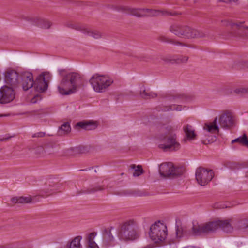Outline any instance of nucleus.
Returning a JSON list of instances; mask_svg holds the SVG:
<instances>
[{
	"label": "nucleus",
	"instance_id": "f257e3e1",
	"mask_svg": "<svg viewBox=\"0 0 248 248\" xmlns=\"http://www.w3.org/2000/svg\"><path fill=\"white\" fill-rule=\"evenodd\" d=\"M65 70H59L62 79L58 86L60 94L69 95L75 93L78 88L82 87L84 84L83 76L78 72H69L65 74Z\"/></svg>",
	"mask_w": 248,
	"mask_h": 248
},
{
	"label": "nucleus",
	"instance_id": "f03ea898",
	"mask_svg": "<svg viewBox=\"0 0 248 248\" xmlns=\"http://www.w3.org/2000/svg\"><path fill=\"white\" fill-rule=\"evenodd\" d=\"M162 131H165L166 134L161 135L158 137V140L162 143L158 145V148L164 151H176L180 148V144L177 140V135L173 133V127L166 124L159 126Z\"/></svg>",
	"mask_w": 248,
	"mask_h": 248
},
{
	"label": "nucleus",
	"instance_id": "7ed1b4c3",
	"mask_svg": "<svg viewBox=\"0 0 248 248\" xmlns=\"http://www.w3.org/2000/svg\"><path fill=\"white\" fill-rule=\"evenodd\" d=\"M218 228H220L227 232H231L233 230V227L231 225L229 220H219L209 222L202 226H194L192 230L194 234L200 235L202 233L213 232Z\"/></svg>",
	"mask_w": 248,
	"mask_h": 248
},
{
	"label": "nucleus",
	"instance_id": "20e7f679",
	"mask_svg": "<svg viewBox=\"0 0 248 248\" xmlns=\"http://www.w3.org/2000/svg\"><path fill=\"white\" fill-rule=\"evenodd\" d=\"M170 30L176 36L185 38L190 39L205 36V34L202 31L184 25H172L170 27Z\"/></svg>",
	"mask_w": 248,
	"mask_h": 248
},
{
	"label": "nucleus",
	"instance_id": "39448f33",
	"mask_svg": "<svg viewBox=\"0 0 248 248\" xmlns=\"http://www.w3.org/2000/svg\"><path fill=\"white\" fill-rule=\"evenodd\" d=\"M122 240H134L138 238V225L135 221L130 220L124 222L120 228L118 234Z\"/></svg>",
	"mask_w": 248,
	"mask_h": 248
},
{
	"label": "nucleus",
	"instance_id": "423d86ee",
	"mask_svg": "<svg viewBox=\"0 0 248 248\" xmlns=\"http://www.w3.org/2000/svg\"><path fill=\"white\" fill-rule=\"evenodd\" d=\"M89 82L95 91L102 93L113 83V80L108 75L96 73L91 78Z\"/></svg>",
	"mask_w": 248,
	"mask_h": 248
},
{
	"label": "nucleus",
	"instance_id": "0eeeda50",
	"mask_svg": "<svg viewBox=\"0 0 248 248\" xmlns=\"http://www.w3.org/2000/svg\"><path fill=\"white\" fill-rule=\"evenodd\" d=\"M149 234L150 238L155 242L159 243L163 241L167 237V228L160 221L155 222L150 227Z\"/></svg>",
	"mask_w": 248,
	"mask_h": 248
},
{
	"label": "nucleus",
	"instance_id": "6e6552de",
	"mask_svg": "<svg viewBox=\"0 0 248 248\" xmlns=\"http://www.w3.org/2000/svg\"><path fill=\"white\" fill-rule=\"evenodd\" d=\"M195 175L198 183L202 186H204L212 180L214 173L212 170L200 167L197 169Z\"/></svg>",
	"mask_w": 248,
	"mask_h": 248
},
{
	"label": "nucleus",
	"instance_id": "1a4fd4ad",
	"mask_svg": "<svg viewBox=\"0 0 248 248\" xmlns=\"http://www.w3.org/2000/svg\"><path fill=\"white\" fill-rule=\"evenodd\" d=\"M51 78V75L49 73H42L39 75L35 81H34V87L35 90L42 93L46 91L48 88L49 81Z\"/></svg>",
	"mask_w": 248,
	"mask_h": 248
},
{
	"label": "nucleus",
	"instance_id": "9d476101",
	"mask_svg": "<svg viewBox=\"0 0 248 248\" xmlns=\"http://www.w3.org/2000/svg\"><path fill=\"white\" fill-rule=\"evenodd\" d=\"M159 173L164 177L178 176L181 174L178 169L174 167L171 163H163L159 167Z\"/></svg>",
	"mask_w": 248,
	"mask_h": 248
},
{
	"label": "nucleus",
	"instance_id": "9b49d317",
	"mask_svg": "<svg viewBox=\"0 0 248 248\" xmlns=\"http://www.w3.org/2000/svg\"><path fill=\"white\" fill-rule=\"evenodd\" d=\"M220 126L227 129H230L235 126V121L232 114L226 111L220 115L219 118Z\"/></svg>",
	"mask_w": 248,
	"mask_h": 248
},
{
	"label": "nucleus",
	"instance_id": "f8f14e48",
	"mask_svg": "<svg viewBox=\"0 0 248 248\" xmlns=\"http://www.w3.org/2000/svg\"><path fill=\"white\" fill-rule=\"evenodd\" d=\"M232 31L231 35L238 38H248V27L244 25L243 23H233L232 25Z\"/></svg>",
	"mask_w": 248,
	"mask_h": 248
},
{
	"label": "nucleus",
	"instance_id": "ddd939ff",
	"mask_svg": "<svg viewBox=\"0 0 248 248\" xmlns=\"http://www.w3.org/2000/svg\"><path fill=\"white\" fill-rule=\"evenodd\" d=\"M0 103L6 104L10 102L15 97V92L13 87L5 85L0 90Z\"/></svg>",
	"mask_w": 248,
	"mask_h": 248
},
{
	"label": "nucleus",
	"instance_id": "4468645a",
	"mask_svg": "<svg viewBox=\"0 0 248 248\" xmlns=\"http://www.w3.org/2000/svg\"><path fill=\"white\" fill-rule=\"evenodd\" d=\"M19 74L15 70L8 69L4 73L5 82L11 86V87H16L18 83Z\"/></svg>",
	"mask_w": 248,
	"mask_h": 248
},
{
	"label": "nucleus",
	"instance_id": "2eb2a0df",
	"mask_svg": "<svg viewBox=\"0 0 248 248\" xmlns=\"http://www.w3.org/2000/svg\"><path fill=\"white\" fill-rule=\"evenodd\" d=\"M68 27L73 29H75L79 31H82L83 33L87 34L89 36H92L93 37L98 39L102 36L101 33L96 30H90L83 26L76 24L74 23H69L67 25Z\"/></svg>",
	"mask_w": 248,
	"mask_h": 248
},
{
	"label": "nucleus",
	"instance_id": "dca6fc26",
	"mask_svg": "<svg viewBox=\"0 0 248 248\" xmlns=\"http://www.w3.org/2000/svg\"><path fill=\"white\" fill-rule=\"evenodd\" d=\"M22 18L31 22L32 24L43 29H48L52 25V23L48 20L38 17H32L24 16Z\"/></svg>",
	"mask_w": 248,
	"mask_h": 248
},
{
	"label": "nucleus",
	"instance_id": "f3484780",
	"mask_svg": "<svg viewBox=\"0 0 248 248\" xmlns=\"http://www.w3.org/2000/svg\"><path fill=\"white\" fill-rule=\"evenodd\" d=\"M161 59L163 61L167 63L180 64L186 63L189 59V57L187 56L178 55L163 56Z\"/></svg>",
	"mask_w": 248,
	"mask_h": 248
},
{
	"label": "nucleus",
	"instance_id": "a211bd4d",
	"mask_svg": "<svg viewBox=\"0 0 248 248\" xmlns=\"http://www.w3.org/2000/svg\"><path fill=\"white\" fill-rule=\"evenodd\" d=\"M22 88L24 91H27L34 86V81L32 74L25 72L22 75Z\"/></svg>",
	"mask_w": 248,
	"mask_h": 248
},
{
	"label": "nucleus",
	"instance_id": "6ab92c4d",
	"mask_svg": "<svg viewBox=\"0 0 248 248\" xmlns=\"http://www.w3.org/2000/svg\"><path fill=\"white\" fill-rule=\"evenodd\" d=\"M217 117H216L213 122L205 123L203 126V129L212 134H218L219 132V129L217 124Z\"/></svg>",
	"mask_w": 248,
	"mask_h": 248
},
{
	"label": "nucleus",
	"instance_id": "aec40b11",
	"mask_svg": "<svg viewBox=\"0 0 248 248\" xmlns=\"http://www.w3.org/2000/svg\"><path fill=\"white\" fill-rule=\"evenodd\" d=\"M75 126L86 130H92L96 128L97 124L93 120L83 121L77 123Z\"/></svg>",
	"mask_w": 248,
	"mask_h": 248
},
{
	"label": "nucleus",
	"instance_id": "412c9836",
	"mask_svg": "<svg viewBox=\"0 0 248 248\" xmlns=\"http://www.w3.org/2000/svg\"><path fill=\"white\" fill-rule=\"evenodd\" d=\"M104 189L103 186L98 185H93L90 188L85 190H81L78 191L77 195H79L81 194H92L96 192L101 191Z\"/></svg>",
	"mask_w": 248,
	"mask_h": 248
},
{
	"label": "nucleus",
	"instance_id": "4be33fe9",
	"mask_svg": "<svg viewBox=\"0 0 248 248\" xmlns=\"http://www.w3.org/2000/svg\"><path fill=\"white\" fill-rule=\"evenodd\" d=\"M13 203H28L32 202V198L30 195L28 196L15 197L11 199Z\"/></svg>",
	"mask_w": 248,
	"mask_h": 248
},
{
	"label": "nucleus",
	"instance_id": "5701e85b",
	"mask_svg": "<svg viewBox=\"0 0 248 248\" xmlns=\"http://www.w3.org/2000/svg\"><path fill=\"white\" fill-rule=\"evenodd\" d=\"M59 184H54L53 183H49L48 186H46V187L42 190V192H44L46 196L51 195L55 190L58 189L59 187Z\"/></svg>",
	"mask_w": 248,
	"mask_h": 248
},
{
	"label": "nucleus",
	"instance_id": "b1692460",
	"mask_svg": "<svg viewBox=\"0 0 248 248\" xmlns=\"http://www.w3.org/2000/svg\"><path fill=\"white\" fill-rule=\"evenodd\" d=\"M96 235V232H93L87 236L86 240L88 243V248H98V246L94 241V238Z\"/></svg>",
	"mask_w": 248,
	"mask_h": 248
},
{
	"label": "nucleus",
	"instance_id": "393cba45",
	"mask_svg": "<svg viewBox=\"0 0 248 248\" xmlns=\"http://www.w3.org/2000/svg\"><path fill=\"white\" fill-rule=\"evenodd\" d=\"M159 12V10L150 9H140V17L156 16Z\"/></svg>",
	"mask_w": 248,
	"mask_h": 248
},
{
	"label": "nucleus",
	"instance_id": "a878e982",
	"mask_svg": "<svg viewBox=\"0 0 248 248\" xmlns=\"http://www.w3.org/2000/svg\"><path fill=\"white\" fill-rule=\"evenodd\" d=\"M183 129L188 139L192 140L195 138L196 134L191 125L187 124L186 126L184 127Z\"/></svg>",
	"mask_w": 248,
	"mask_h": 248
},
{
	"label": "nucleus",
	"instance_id": "bb28decb",
	"mask_svg": "<svg viewBox=\"0 0 248 248\" xmlns=\"http://www.w3.org/2000/svg\"><path fill=\"white\" fill-rule=\"evenodd\" d=\"M123 10L126 13L132 16L140 17V10L139 8H133L129 6H125L122 8Z\"/></svg>",
	"mask_w": 248,
	"mask_h": 248
},
{
	"label": "nucleus",
	"instance_id": "cd10ccee",
	"mask_svg": "<svg viewBox=\"0 0 248 248\" xmlns=\"http://www.w3.org/2000/svg\"><path fill=\"white\" fill-rule=\"evenodd\" d=\"M114 228L113 227L105 229L103 232V237L104 240L108 242L113 240V237L112 235L111 231Z\"/></svg>",
	"mask_w": 248,
	"mask_h": 248
},
{
	"label": "nucleus",
	"instance_id": "c85d7f7f",
	"mask_svg": "<svg viewBox=\"0 0 248 248\" xmlns=\"http://www.w3.org/2000/svg\"><path fill=\"white\" fill-rule=\"evenodd\" d=\"M237 142L240 144L248 148V140L246 134L243 135L232 141V143Z\"/></svg>",
	"mask_w": 248,
	"mask_h": 248
},
{
	"label": "nucleus",
	"instance_id": "c756f323",
	"mask_svg": "<svg viewBox=\"0 0 248 248\" xmlns=\"http://www.w3.org/2000/svg\"><path fill=\"white\" fill-rule=\"evenodd\" d=\"M71 130L70 123L68 122H64L59 127L58 133L59 135H63L68 133Z\"/></svg>",
	"mask_w": 248,
	"mask_h": 248
},
{
	"label": "nucleus",
	"instance_id": "7c9ffc66",
	"mask_svg": "<svg viewBox=\"0 0 248 248\" xmlns=\"http://www.w3.org/2000/svg\"><path fill=\"white\" fill-rule=\"evenodd\" d=\"M158 40L163 42L170 43L176 45L186 46H188V45H186L183 43L182 42L176 41L175 40L168 38L167 37L164 36H159L158 38Z\"/></svg>",
	"mask_w": 248,
	"mask_h": 248
},
{
	"label": "nucleus",
	"instance_id": "2f4dec72",
	"mask_svg": "<svg viewBox=\"0 0 248 248\" xmlns=\"http://www.w3.org/2000/svg\"><path fill=\"white\" fill-rule=\"evenodd\" d=\"M82 239L81 236H78L75 237L70 242L69 248H81L80 240Z\"/></svg>",
	"mask_w": 248,
	"mask_h": 248
},
{
	"label": "nucleus",
	"instance_id": "473e14b6",
	"mask_svg": "<svg viewBox=\"0 0 248 248\" xmlns=\"http://www.w3.org/2000/svg\"><path fill=\"white\" fill-rule=\"evenodd\" d=\"M189 232H187L186 227H179L178 226H176V234L177 238H181L185 236H187Z\"/></svg>",
	"mask_w": 248,
	"mask_h": 248
},
{
	"label": "nucleus",
	"instance_id": "72a5a7b5",
	"mask_svg": "<svg viewBox=\"0 0 248 248\" xmlns=\"http://www.w3.org/2000/svg\"><path fill=\"white\" fill-rule=\"evenodd\" d=\"M182 106L173 104L169 106H164L161 110L163 111H167L170 110L181 111L182 109Z\"/></svg>",
	"mask_w": 248,
	"mask_h": 248
},
{
	"label": "nucleus",
	"instance_id": "f704fd0d",
	"mask_svg": "<svg viewBox=\"0 0 248 248\" xmlns=\"http://www.w3.org/2000/svg\"><path fill=\"white\" fill-rule=\"evenodd\" d=\"M173 99H180L182 101H188L191 99L189 96L185 94L181 93H177L173 95Z\"/></svg>",
	"mask_w": 248,
	"mask_h": 248
},
{
	"label": "nucleus",
	"instance_id": "c9c22d12",
	"mask_svg": "<svg viewBox=\"0 0 248 248\" xmlns=\"http://www.w3.org/2000/svg\"><path fill=\"white\" fill-rule=\"evenodd\" d=\"M131 173H132L133 176L138 177L140 176V165L136 166L134 164L131 165L130 166Z\"/></svg>",
	"mask_w": 248,
	"mask_h": 248
},
{
	"label": "nucleus",
	"instance_id": "e433bc0d",
	"mask_svg": "<svg viewBox=\"0 0 248 248\" xmlns=\"http://www.w3.org/2000/svg\"><path fill=\"white\" fill-rule=\"evenodd\" d=\"M156 96V94L152 93H148L146 92L145 90H144L142 93L140 92V97L145 99H150L151 98H154Z\"/></svg>",
	"mask_w": 248,
	"mask_h": 248
},
{
	"label": "nucleus",
	"instance_id": "4c0bfd02",
	"mask_svg": "<svg viewBox=\"0 0 248 248\" xmlns=\"http://www.w3.org/2000/svg\"><path fill=\"white\" fill-rule=\"evenodd\" d=\"M127 196L137 197L139 195L138 190L128 189H127Z\"/></svg>",
	"mask_w": 248,
	"mask_h": 248
},
{
	"label": "nucleus",
	"instance_id": "58836bf2",
	"mask_svg": "<svg viewBox=\"0 0 248 248\" xmlns=\"http://www.w3.org/2000/svg\"><path fill=\"white\" fill-rule=\"evenodd\" d=\"M234 92L238 95H242L244 93H248V88H237L234 90Z\"/></svg>",
	"mask_w": 248,
	"mask_h": 248
},
{
	"label": "nucleus",
	"instance_id": "ea45409f",
	"mask_svg": "<svg viewBox=\"0 0 248 248\" xmlns=\"http://www.w3.org/2000/svg\"><path fill=\"white\" fill-rule=\"evenodd\" d=\"M113 194L121 196H127V189L116 190Z\"/></svg>",
	"mask_w": 248,
	"mask_h": 248
},
{
	"label": "nucleus",
	"instance_id": "a19ab883",
	"mask_svg": "<svg viewBox=\"0 0 248 248\" xmlns=\"http://www.w3.org/2000/svg\"><path fill=\"white\" fill-rule=\"evenodd\" d=\"M45 152V149L41 146H37L34 149L35 154L37 155H43Z\"/></svg>",
	"mask_w": 248,
	"mask_h": 248
},
{
	"label": "nucleus",
	"instance_id": "79ce46f5",
	"mask_svg": "<svg viewBox=\"0 0 248 248\" xmlns=\"http://www.w3.org/2000/svg\"><path fill=\"white\" fill-rule=\"evenodd\" d=\"M151 58L150 56L148 55H142L140 56V61L145 62H148L151 61Z\"/></svg>",
	"mask_w": 248,
	"mask_h": 248
},
{
	"label": "nucleus",
	"instance_id": "37998d69",
	"mask_svg": "<svg viewBox=\"0 0 248 248\" xmlns=\"http://www.w3.org/2000/svg\"><path fill=\"white\" fill-rule=\"evenodd\" d=\"M18 246V243H14L7 246H1L0 248H16Z\"/></svg>",
	"mask_w": 248,
	"mask_h": 248
},
{
	"label": "nucleus",
	"instance_id": "c03bdc74",
	"mask_svg": "<svg viewBox=\"0 0 248 248\" xmlns=\"http://www.w3.org/2000/svg\"><path fill=\"white\" fill-rule=\"evenodd\" d=\"M215 207L217 208H224L228 207V206L222 202H218L215 205Z\"/></svg>",
	"mask_w": 248,
	"mask_h": 248
},
{
	"label": "nucleus",
	"instance_id": "a18cd8bd",
	"mask_svg": "<svg viewBox=\"0 0 248 248\" xmlns=\"http://www.w3.org/2000/svg\"><path fill=\"white\" fill-rule=\"evenodd\" d=\"M45 133L44 132H38L35 133L33 136V137H43L45 136Z\"/></svg>",
	"mask_w": 248,
	"mask_h": 248
},
{
	"label": "nucleus",
	"instance_id": "49530a36",
	"mask_svg": "<svg viewBox=\"0 0 248 248\" xmlns=\"http://www.w3.org/2000/svg\"><path fill=\"white\" fill-rule=\"evenodd\" d=\"M168 13V16H176L180 15V14L177 12H170L169 11Z\"/></svg>",
	"mask_w": 248,
	"mask_h": 248
},
{
	"label": "nucleus",
	"instance_id": "de8ad7c7",
	"mask_svg": "<svg viewBox=\"0 0 248 248\" xmlns=\"http://www.w3.org/2000/svg\"><path fill=\"white\" fill-rule=\"evenodd\" d=\"M238 1V0H219V2H223L225 3H229L232 1H233L234 2H236Z\"/></svg>",
	"mask_w": 248,
	"mask_h": 248
},
{
	"label": "nucleus",
	"instance_id": "09e8293b",
	"mask_svg": "<svg viewBox=\"0 0 248 248\" xmlns=\"http://www.w3.org/2000/svg\"><path fill=\"white\" fill-rule=\"evenodd\" d=\"M159 11V12L157 14V15H159V13H162V15H165L168 16V13L169 12V11L163 10V11Z\"/></svg>",
	"mask_w": 248,
	"mask_h": 248
},
{
	"label": "nucleus",
	"instance_id": "8fccbe9b",
	"mask_svg": "<svg viewBox=\"0 0 248 248\" xmlns=\"http://www.w3.org/2000/svg\"><path fill=\"white\" fill-rule=\"evenodd\" d=\"M10 138H11V137H5L3 138H0V141H6L8 140H9Z\"/></svg>",
	"mask_w": 248,
	"mask_h": 248
},
{
	"label": "nucleus",
	"instance_id": "3c124183",
	"mask_svg": "<svg viewBox=\"0 0 248 248\" xmlns=\"http://www.w3.org/2000/svg\"><path fill=\"white\" fill-rule=\"evenodd\" d=\"M144 173V170L142 168V166H140V175Z\"/></svg>",
	"mask_w": 248,
	"mask_h": 248
},
{
	"label": "nucleus",
	"instance_id": "603ef678",
	"mask_svg": "<svg viewBox=\"0 0 248 248\" xmlns=\"http://www.w3.org/2000/svg\"><path fill=\"white\" fill-rule=\"evenodd\" d=\"M245 227L248 228V219L246 221V222L244 223Z\"/></svg>",
	"mask_w": 248,
	"mask_h": 248
},
{
	"label": "nucleus",
	"instance_id": "864d4df0",
	"mask_svg": "<svg viewBox=\"0 0 248 248\" xmlns=\"http://www.w3.org/2000/svg\"><path fill=\"white\" fill-rule=\"evenodd\" d=\"M245 177H248V171L246 172L245 173Z\"/></svg>",
	"mask_w": 248,
	"mask_h": 248
},
{
	"label": "nucleus",
	"instance_id": "5fc2aeb1",
	"mask_svg": "<svg viewBox=\"0 0 248 248\" xmlns=\"http://www.w3.org/2000/svg\"><path fill=\"white\" fill-rule=\"evenodd\" d=\"M5 116V115L0 114V117H2Z\"/></svg>",
	"mask_w": 248,
	"mask_h": 248
}]
</instances>
